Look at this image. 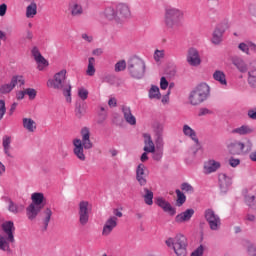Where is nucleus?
Segmentation results:
<instances>
[{
	"label": "nucleus",
	"instance_id": "f3484780",
	"mask_svg": "<svg viewBox=\"0 0 256 256\" xmlns=\"http://www.w3.org/2000/svg\"><path fill=\"white\" fill-rule=\"evenodd\" d=\"M187 62L192 67H198V65H201V56L199 55L197 48H189Z\"/></svg>",
	"mask_w": 256,
	"mask_h": 256
},
{
	"label": "nucleus",
	"instance_id": "9b49d317",
	"mask_svg": "<svg viewBox=\"0 0 256 256\" xmlns=\"http://www.w3.org/2000/svg\"><path fill=\"white\" fill-rule=\"evenodd\" d=\"M17 85H25V80L22 75L13 76L10 83L0 85V93L2 95H7V93H11Z\"/></svg>",
	"mask_w": 256,
	"mask_h": 256
},
{
	"label": "nucleus",
	"instance_id": "3c124183",
	"mask_svg": "<svg viewBox=\"0 0 256 256\" xmlns=\"http://www.w3.org/2000/svg\"><path fill=\"white\" fill-rule=\"evenodd\" d=\"M154 145L156 149H163L165 142L163 141V136H155Z\"/></svg>",
	"mask_w": 256,
	"mask_h": 256
},
{
	"label": "nucleus",
	"instance_id": "ddd939ff",
	"mask_svg": "<svg viewBox=\"0 0 256 256\" xmlns=\"http://www.w3.org/2000/svg\"><path fill=\"white\" fill-rule=\"evenodd\" d=\"M92 206L87 201H82L79 204V222L81 225H87L89 223V215H91Z\"/></svg>",
	"mask_w": 256,
	"mask_h": 256
},
{
	"label": "nucleus",
	"instance_id": "c85d7f7f",
	"mask_svg": "<svg viewBox=\"0 0 256 256\" xmlns=\"http://www.w3.org/2000/svg\"><path fill=\"white\" fill-rule=\"evenodd\" d=\"M104 19H107V21H117V8L113 6H108L104 9L102 13Z\"/></svg>",
	"mask_w": 256,
	"mask_h": 256
},
{
	"label": "nucleus",
	"instance_id": "338daca9",
	"mask_svg": "<svg viewBox=\"0 0 256 256\" xmlns=\"http://www.w3.org/2000/svg\"><path fill=\"white\" fill-rule=\"evenodd\" d=\"M109 107H117V99L115 98H110L108 101Z\"/></svg>",
	"mask_w": 256,
	"mask_h": 256
},
{
	"label": "nucleus",
	"instance_id": "5fc2aeb1",
	"mask_svg": "<svg viewBox=\"0 0 256 256\" xmlns=\"http://www.w3.org/2000/svg\"><path fill=\"white\" fill-rule=\"evenodd\" d=\"M5 113H7V107H5V100H0V121L5 117Z\"/></svg>",
	"mask_w": 256,
	"mask_h": 256
},
{
	"label": "nucleus",
	"instance_id": "7c9ffc66",
	"mask_svg": "<svg viewBox=\"0 0 256 256\" xmlns=\"http://www.w3.org/2000/svg\"><path fill=\"white\" fill-rule=\"evenodd\" d=\"M22 125L28 133H35L37 130V123L31 118H23Z\"/></svg>",
	"mask_w": 256,
	"mask_h": 256
},
{
	"label": "nucleus",
	"instance_id": "2f4dec72",
	"mask_svg": "<svg viewBox=\"0 0 256 256\" xmlns=\"http://www.w3.org/2000/svg\"><path fill=\"white\" fill-rule=\"evenodd\" d=\"M4 201L8 204V211L10 213H13V215H17L18 213H21V206L19 204L13 202L11 198L5 197Z\"/></svg>",
	"mask_w": 256,
	"mask_h": 256
},
{
	"label": "nucleus",
	"instance_id": "ea45409f",
	"mask_svg": "<svg viewBox=\"0 0 256 256\" xmlns=\"http://www.w3.org/2000/svg\"><path fill=\"white\" fill-rule=\"evenodd\" d=\"M143 199L146 205H153V191L149 190V188H144Z\"/></svg>",
	"mask_w": 256,
	"mask_h": 256
},
{
	"label": "nucleus",
	"instance_id": "423d86ee",
	"mask_svg": "<svg viewBox=\"0 0 256 256\" xmlns=\"http://www.w3.org/2000/svg\"><path fill=\"white\" fill-rule=\"evenodd\" d=\"M184 13L181 9L175 7H168L165 9L164 25L167 29H175L181 25Z\"/></svg>",
	"mask_w": 256,
	"mask_h": 256
},
{
	"label": "nucleus",
	"instance_id": "72a5a7b5",
	"mask_svg": "<svg viewBox=\"0 0 256 256\" xmlns=\"http://www.w3.org/2000/svg\"><path fill=\"white\" fill-rule=\"evenodd\" d=\"M213 79L214 81H217L218 83H220V85L227 86V76H225V72L221 70H216L213 73Z\"/></svg>",
	"mask_w": 256,
	"mask_h": 256
},
{
	"label": "nucleus",
	"instance_id": "f257e3e1",
	"mask_svg": "<svg viewBox=\"0 0 256 256\" xmlns=\"http://www.w3.org/2000/svg\"><path fill=\"white\" fill-rule=\"evenodd\" d=\"M46 85L49 89L62 91V95L65 97L66 103H71L73 101V98L71 97L73 86H71L70 81H67V70L62 69L55 73L52 78L47 80Z\"/></svg>",
	"mask_w": 256,
	"mask_h": 256
},
{
	"label": "nucleus",
	"instance_id": "7ed1b4c3",
	"mask_svg": "<svg viewBox=\"0 0 256 256\" xmlns=\"http://www.w3.org/2000/svg\"><path fill=\"white\" fill-rule=\"evenodd\" d=\"M209 95H211V87L209 84L202 82L189 93L188 101L193 106L201 105L209 99Z\"/></svg>",
	"mask_w": 256,
	"mask_h": 256
},
{
	"label": "nucleus",
	"instance_id": "0eeeda50",
	"mask_svg": "<svg viewBox=\"0 0 256 256\" xmlns=\"http://www.w3.org/2000/svg\"><path fill=\"white\" fill-rule=\"evenodd\" d=\"M128 71L134 79H142L145 75V61L139 57H132L128 60Z\"/></svg>",
	"mask_w": 256,
	"mask_h": 256
},
{
	"label": "nucleus",
	"instance_id": "5701e85b",
	"mask_svg": "<svg viewBox=\"0 0 256 256\" xmlns=\"http://www.w3.org/2000/svg\"><path fill=\"white\" fill-rule=\"evenodd\" d=\"M155 201L156 205H158V207H161L163 211H165L166 213H170V215H175V208H173V206H171V204L167 200H165V198L157 197Z\"/></svg>",
	"mask_w": 256,
	"mask_h": 256
},
{
	"label": "nucleus",
	"instance_id": "f704fd0d",
	"mask_svg": "<svg viewBox=\"0 0 256 256\" xmlns=\"http://www.w3.org/2000/svg\"><path fill=\"white\" fill-rule=\"evenodd\" d=\"M255 130L253 129V127L249 126V125H242L238 128H235L233 130V133H236L237 135H251V133H253Z\"/></svg>",
	"mask_w": 256,
	"mask_h": 256
},
{
	"label": "nucleus",
	"instance_id": "f03ea898",
	"mask_svg": "<svg viewBox=\"0 0 256 256\" xmlns=\"http://www.w3.org/2000/svg\"><path fill=\"white\" fill-rule=\"evenodd\" d=\"M82 140L76 138L73 140V153L80 161H85V150L91 149L93 147V143H91V133L89 132V128L85 127L81 130Z\"/></svg>",
	"mask_w": 256,
	"mask_h": 256
},
{
	"label": "nucleus",
	"instance_id": "393cba45",
	"mask_svg": "<svg viewBox=\"0 0 256 256\" xmlns=\"http://www.w3.org/2000/svg\"><path fill=\"white\" fill-rule=\"evenodd\" d=\"M238 49L242 53H245V55H251V51L256 53V44L252 41H245L238 45Z\"/></svg>",
	"mask_w": 256,
	"mask_h": 256
},
{
	"label": "nucleus",
	"instance_id": "b1692460",
	"mask_svg": "<svg viewBox=\"0 0 256 256\" xmlns=\"http://www.w3.org/2000/svg\"><path fill=\"white\" fill-rule=\"evenodd\" d=\"M218 183L221 191L225 193L227 189L231 187V177L227 176L225 173H220L218 175Z\"/></svg>",
	"mask_w": 256,
	"mask_h": 256
},
{
	"label": "nucleus",
	"instance_id": "473e14b6",
	"mask_svg": "<svg viewBox=\"0 0 256 256\" xmlns=\"http://www.w3.org/2000/svg\"><path fill=\"white\" fill-rule=\"evenodd\" d=\"M148 97L151 101H159L161 99V91L159 86L152 85L148 90Z\"/></svg>",
	"mask_w": 256,
	"mask_h": 256
},
{
	"label": "nucleus",
	"instance_id": "c03bdc74",
	"mask_svg": "<svg viewBox=\"0 0 256 256\" xmlns=\"http://www.w3.org/2000/svg\"><path fill=\"white\" fill-rule=\"evenodd\" d=\"M248 83L251 87H256V69L248 71Z\"/></svg>",
	"mask_w": 256,
	"mask_h": 256
},
{
	"label": "nucleus",
	"instance_id": "a18cd8bd",
	"mask_svg": "<svg viewBox=\"0 0 256 256\" xmlns=\"http://www.w3.org/2000/svg\"><path fill=\"white\" fill-rule=\"evenodd\" d=\"M149 153H152V159L154 161H161L163 159V148H155L154 151Z\"/></svg>",
	"mask_w": 256,
	"mask_h": 256
},
{
	"label": "nucleus",
	"instance_id": "20e7f679",
	"mask_svg": "<svg viewBox=\"0 0 256 256\" xmlns=\"http://www.w3.org/2000/svg\"><path fill=\"white\" fill-rule=\"evenodd\" d=\"M4 235H0V251H10L9 243H15V224L6 221L2 224Z\"/></svg>",
	"mask_w": 256,
	"mask_h": 256
},
{
	"label": "nucleus",
	"instance_id": "1a4fd4ad",
	"mask_svg": "<svg viewBox=\"0 0 256 256\" xmlns=\"http://www.w3.org/2000/svg\"><path fill=\"white\" fill-rule=\"evenodd\" d=\"M182 133L184 137H187V139H191V141L195 143L196 147H192L190 149V153L194 156L197 155L199 151V146L201 145V143L199 142V137L197 136V131L191 128V126H189L188 124H184L182 127Z\"/></svg>",
	"mask_w": 256,
	"mask_h": 256
},
{
	"label": "nucleus",
	"instance_id": "13d9d810",
	"mask_svg": "<svg viewBox=\"0 0 256 256\" xmlns=\"http://www.w3.org/2000/svg\"><path fill=\"white\" fill-rule=\"evenodd\" d=\"M204 248L200 245L194 252H192L191 256H203Z\"/></svg>",
	"mask_w": 256,
	"mask_h": 256
},
{
	"label": "nucleus",
	"instance_id": "dca6fc26",
	"mask_svg": "<svg viewBox=\"0 0 256 256\" xmlns=\"http://www.w3.org/2000/svg\"><path fill=\"white\" fill-rule=\"evenodd\" d=\"M119 219L115 216H110L102 229V235L103 237H109V235H111V233H113V229H115V227H117V223H118Z\"/></svg>",
	"mask_w": 256,
	"mask_h": 256
},
{
	"label": "nucleus",
	"instance_id": "412c9836",
	"mask_svg": "<svg viewBox=\"0 0 256 256\" xmlns=\"http://www.w3.org/2000/svg\"><path fill=\"white\" fill-rule=\"evenodd\" d=\"M68 11L72 17H81L83 15V6L78 4L77 1L72 0L68 4Z\"/></svg>",
	"mask_w": 256,
	"mask_h": 256
},
{
	"label": "nucleus",
	"instance_id": "4468645a",
	"mask_svg": "<svg viewBox=\"0 0 256 256\" xmlns=\"http://www.w3.org/2000/svg\"><path fill=\"white\" fill-rule=\"evenodd\" d=\"M116 17L118 22L127 21V19H131V8H129V5L125 3L117 4Z\"/></svg>",
	"mask_w": 256,
	"mask_h": 256
},
{
	"label": "nucleus",
	"instance_id": "aec40b11",
	"mask_svg": "<svg viewBox=\"0 0 256 256\" xmlns=\"http://www.w3.org/2000/svg\"><path fill=\"white\" fill-rule=\"evenodd\" d=\"M31 201L30 205H34L36 207H40V209H43L45 207V203L47 199L45 198V195L41 192H34L31 195Z\"/></svg>",
	"mask_w": 256,
	"mask_h": 256
},
{
	"label": "nucleus",
	"instance_id": "cd10ccee",
	"mask_svg": "<svg viewBox=\"0 0 256 256\" xmlns=\"http://www.w3.org/2000/svg\"><path fill=\"white\" fill-rule=\"evenodd\" d=\"M193 215H195V210L187 209L184 212L178 214L175 217V221L176 223H185L187 221H191V217H193Z\"/></svg>",
	"mask_w": 256,
	"mask_h": 256
},
{
	"label": "nucleus",
	"instance_id": "774afa93",
	"mask_svg": "<svg viewBox=\"0 0 256 256\" xmlns=\"http://www.w3.org/2000/svg\"><path fill=\"white\" fill-rule=\"evenodd\" d=\"M199 115L200 116H203V115H209V109L207 108H202L199 112Z\"/></svg>",
	"mask_w": 256,
	"mask_h": 256
},
{
	"label": "nucleus",
	"instance_id": "bf43d9fd",
	"mask_svg": "<svg viewBox=\"0 0 256 256\" xmlns=\"http://www.w3.org/2000/svg\"><path fill=\"white\" fill-rule=\"evenodd\" d=\"M169 95H171V90H168V92L160 98L163 105H167V103H169Z\"/></svg>",
	"mask_w": 256,
	"mask_h": 256
},
{
	"label": "nucleus",
	"instance_id": "39448f33",
	"mask_svg": "<svg viewBox=\"0 0 256 256\" xmlns=\"http://www.w3.org/2000/svg\"><path fill=\"white\" fill-rule=\"evenodd\" d=\"M165 245L173 249L177 256H187V237L183 234H177L175 237H169L165 240Z\"/></svg>",
	"mask_w": 256,
	"mask_h": 256
},
{
	"label": "nucleus",
	"instance_id": "58836bf2",
	"mask_svg": "<svg viewBox=\"0 0 256 256\" xmlns=\"http://www.w3.org/2000/svg\"><path fill=\"white\" fill-rule=\"evenodd\" d=\"M52 216H53V211H51V208H46L43 212V225L45 229L49 227V223L51 221Z\"/></svg>",
	"mask_w": 256,
	"mask_h": 256
},
{
	"label": "nucleus",
	"instance_id": "a211bd4d",
	"mask_svg": "<svg viewBox=\"0 0 256 256\" xmlns=\"http://www.w3.org/2000/svg\"><path fill=\"white\" fill-rule=\"evenodd\" d=\"M121 111L126 123H128V125H131L132 127H135V125H137V118L135 117V115H133V112L131 111V107L127 105H122Z\"/></svg>",
	"mask_w": 256,
	"mask_h": 256
},
{
	"label": "nucleus",
	"instance_id": "680f3d73",
	"mask_svg": "<svg viewBox=\"0 0 256 256\" xmlns=\"http://www.w3.org/2000/svg\"><path fill=\"white\" fill-rule=\"evenodd\" d=\"M82 39H84V41L87 43H93V36L87 33L82 34Z\"/></svg>",
	"mask_w": 256,
	"mask_h": 256
},
{
	"label": "nucleus",
	"instance_id": "e433bc0d",
	"mask_svg": "<svg viewBox=\"0 0 256 256\" xmlns=\"http://www.w3.org/2000/svg\"><path fill=\"white\" fill-rule=\"evenodd\" d=\"M223 41V31L221 29L216 28L212 34V43L214 45H219Z\"/></svg>",
	"mask_w": 256,
	"mask_h": 256
},
{
	"label": "nucleus",
	"instance_id": "49530a36",
	"mask_svg": "<svg viewBox=\"0 0 256 256\" xmlns=\"http://www.w3.org/2000/svg\"><path fill=\"white\" fill-rule=\"evenodd\" d=\"M78 97L81 99V101H87L89 98V90H87L85 87L78 88Z\"/></svg>",
	"mask_w": 256,
	"mask_h": 256
},
{
	"label": "nucleus",
	"instance_id": "09e8293b",
	"mask_svg": "<svg viewBox=\"0 0 256 256\" xmlns=\"http://www.w3.org/2000/svg\"><path fill=\"white\" fill-rule=\"evenodd\" d=\"M163 131H165V125L163 123H156L154 125L155 136H163Z\"/></svg>",
	"mask_w": 256,
	"mask_h": 256
},
{
	"label": "nucleus",
	"instance_id": "79ce46f5",
	"mask_svg": "<svg viewBox=\"0 0 256 256\" xmlns=\"http://www.w3.org/2000/svg\"><path fill=\"white\" fill-rule=\"evenodd\" d=\"M175 193L177 195L176 203L178 207H181V205H183L185 201H187V196H185V193H183V191H181L180 189H176Z\"/></svg>",
	"mask_w": 256,
	"mask_h": 256
},
{
	"label": "nucleus",
	"instance_id": "9d476101",
	"mask_svg": "<svg viewBox=\"0 0 256 256\" xmlns=\"http://www.w3.org/2000/svg\"><path fill=\"white\" fill-rule=\"evenodd\" d=\"M205 219L211 231H219V229H221V218L215 211H213V209H207L205 211Z\"/></svg>",
	"mask_w": 256,
	"mask_h": 256
},
{
	"label": "nucleus",
	"instance_id": "2eb2a0df",
	"mask_svg": "<svg viewBox=\"0 0 256 256\" xmlns=\"http://www.w3.org/2000/svg\"><path fill=\"white\" fill-rule=\"evenodd\" d=\"M13 143V136L6 134L2 137V147H3V153L8 157L9 159H13L15 156H13V147L11 144Z\"/></svg>",
	"mask_w": 256,
	"mask_h": 256
},
{
	"label": "nucleus",
	"instance_id": "a878e982",
	"mask_svg": "<svg viewBox=\"0 0 256 256\" xmlns=\"http://www.w3.org/2000/svg\"><path fill=\"white\" fill-rule=\"evenodd\" d=\"M42 209L43 208L35 206L33 204L28 205L26 208V216L29 219V221H35V219H37V215L41 213Z\"/></svg>",
	"mask_w": 256,
	"mask_h": 256
},
{
	"label": "nucleus",
	"instance_id": "69168bd1",
	"mask_svg": "<svg viewBox=\"0 0 256 256\" xmlns=\"http://www.w3.org/2000/svg\"><path fill=\"white\" fill-rule=\"evenodd\" d=\"M102 53L103 50L101 48H96L92 51V55H94V57H101Z\"/></svg>",
	"mask_w": 256,
	"mask_h": 256
},
{
	"label": "nucleus",
	"instance_id": "6e6d98bb",
	"mask_svg": "<svg viewBox=\"0 0 256 256\" xmlns=\"http://www.w3.org/2000/svg\"><path fill=\"white\" fill-rule=\"evenodd\" d=\"M167 87H169V82L167 81V78L161 77V79H160V89H162V91H165L167 89Z\"/></svg>",
	"mask_w": 256,
	"mask_h": 256
},
{
	"label": "nucleus",
	"instance_id": "6ab92c4d",
	"mask_svg": "<svg viewBox=\"0 0 256 256\" xmlns=\"http://www.w3.org/2000/svg\"><path fill=\"white\" fill-rule=\"evenodd\" d=\"M221 169V162L215 159H208L204 162V173L205 175H211V173H215Z\"/></svg>",
	"mask_w": 256,
	"mask_h": 256
},
{
	"label": "nucleus",
	"instance_id": "0e129e2a",
	"mask_svg": "<svg viewBox=\"0 0 256 256\" xmlns=\"http://www.w3.org/2000/svg\"><path fill=\"white\" fill-rule=\"evenodd\" d=\"M248 253L251 256H255L256 255V248L253 246V244H250L248 246Z\"/></svg>",
	"mask_w": 256,
	"mask_h": 256
},
{
	"label": "nucleus",
	"instance_id": "a19ab883",
	"mask_svg": "<svg viewBox=\"0 0 256 256\" xmlns=\"http://www.w3.org/2000/svg\"><path fill=\"white\" fill-rule=\"evenodd\" d=\"M181 191L186 193L187 195H193L195 193V188L189 182H183L180 185Z\"/></svg>",
	"mask_w": 256,
	"mask_h": 256
},
{
	"label": "nucleus",
	"instance_id": "4d7b16f0",
	"mask_svg": "<svg viewBox=\"0 0 256 256\" xmlns=\"http://www.w3.org/2000/svg\"><path fill=\"white\" fill-rule=\"evenodd\" d=\"M249 119H252L253 121H256V107L250 108L247 113Z\"/></svg>",
	"mask_w": 256,
	"mask_h": 256
},
{
	"label": "nucleus",
	"instance_id": "f8f14e48",
	"mask_svg": "<svg viewBox=\"0 0 256 256\" xmlns=\"http://www.w3.org/2000/svg\"><path fill=\"white\" fill-rule=\"evenodd\" d=\"M31 55L36 61L38 71H46L47 67H49V61L41 55V51L37 46L32 47Z\"/></svg>",
	"mask_w": 256,
	"mask_h": 256
},
{
	"label": "nucleus",
	"instance_id": "de8ad7c7",
	"mask_svg": "<svg viewBox=\"0 0 256 256\" xmlns=\"http://www.w3.org/2000/svg\"><path fill=\"white\" fill-rule=\"evenodd\" d=\"M245 203L250 207V209L255 210L256 209V201H255V196L251 195H246L245 196Z\"/></svg>",
	"mask_w": 256,
	"mask_h": 256
},
{
	"label": "nucleus",
	"instance_id": "603ef678",
	"mask_svg": "<svg viewBox=\"0 0 256 256\" xmlns=\"http://www.w3.org/2000/svg\"><path fill=\"white\" fill-rule=\"evenodd\" d=\"M25 93L26 95H28L30 101H33V99L37 97V90H35L34 88H26Z\"/></svg>",
	"mask_w": 256,
	"mask_h": 256
},
{
	"label": "nucleus",
	"instance_id": "4c0bfd02",
	"mask_svg": "<svg viewBox=\"0 0 256 256\" xmlns=\"http://www.w3.org/2000/svg\"><path fill=\"white\" fill-rule=\"evenodd\" d=\"M96 69H95V58L90 57L88 58V66L86 69V75H88V77H93V75H95Z\"/></svg>",
	"mask_w": 256,
	"mask_h": 256
},
{
	"label": "nucleus",
	"instance_id": "e2e57ef3",
	"mask_svg": "<svg viewBox=\"0 0 256 256\" xmlns=\"http://www.w3.org/2000/svg\"><path fill=\"white\" fill-rule=\"evenodd\" d=\"M25 95H26L25 90H23V91H18V92L16 93V99H17L18 101H21V100L25 99Z\"/></svg>",
	"mask_w": 256,
	"mask_h": 256
},
{
	"label": "nucleus",
	"instance_id": "4be33fe9",
	"mask_svg": "<svg viewBox=\"0 0 256 256\" xmlns=\"http://www.w3.org/2000/svg\"><path fill=\"white\" fill-rule=\"evenodd\" d=\"M145 169L144 164H139L136 168V179L141 187L147 185V174L145 173Z\"/></svg>",
	"mask_w": 256,
	"mask_h": 256
},
{
	"label": "nucleus",
	"instance_id": "37998d69",
	"mask_svg": "<svg viewBox=\"0 0 256 256\" xmlns=\"http://www.w3.org/2000/svg\"><path fill=\"white\" fill-rule=\"evenodd\" d=\"M153 59L156 63H161L165 59V50L156 49L153 54Z\"/></svg>",
	"mask_w": 256,
	"mask_h": 256
},
{
	"label": "nucleus",
	"instance_id": "c9c22d12",
	"mask_svg": "<svg viewBox=\"0 0 256 256\" xmlns=\"http://www.w3.org/2000/svg\"><path fill=\"white\" fill-rule=\"evenodd\" d=\"M37 15V1L30 2L26 7V17L27 19H33Z\"/></svg>",
	"mask_w": 256,
	"mask_h": 256
},
{
	"label": "nucleus",
	"instance_id": "052dcab7",
	"mask_svg": "<svg viewBox=\"0 0 256 256\" xmlns=\"http://www.w3.org/2000/svg\"><path fill=\"white\" fill-rule=\"evenodd\" d=\"M7 14V4L3 3L0 5V17H5Z\"/></svg>",
	"mask_w": 256,
	"mask_h": 256
},
{
	"label": "nucleus",
	"instance_id": "6e6552de",
	"mask_svg": "<svg viewBox=\"0 0 256 256\" xmlns=\"http://www.w3.org/2000/svg\"><path fill=\"white\" fill-rule=\"evenodd\" d=\"M253 149V142L248 139L246 142L235 140L228 145V150L231 155H247Z\"/></svg>",
	"mask_w": 256,
	"mask_h": 256
},
{
	"label": "nucleus",
	"instance_id": "c756f323",
	"mask_svg": "<svg viewBox=\"0 0 256 256\" xmlns=\"http://www.w3.org/2000/svg\"><path fill=\"white\" fill-rule=\"evenodd\" d=\"M144 151L146 153H150L155 151V142H153V138H151L150 134H144Z\"/></svg>",
	"mask_w": 256,
	"mask_h": 256
},
{
	"label": "nucleus",
	"instance_id": "864d4df0",
	"mask_svg": "<svg viewBox=\"0 0 256 256\" xmlns=\"http://www.w3.org/2000/svg\"><path fill=\"white\" fill-rule=\"evenodd\" d=\"M228 163L230 165V167H239V165H241V160L239 158H234V157H231L229 160H228Z\"/></svg>",
	"mask_w": 256,
	"mask_h": 256
},
{
	"label": "nucleus",
	"instance_id": "8fccbe9b",
	"mask_svg": "<svg viewBox=\"0 0 256 256\" xmlns=\"http://www.w3.org/2000/svg\"><path fill=\"white\" fill-rule=\"evenodd\" d=\"M125 69H127V62H125V60H120L115 64L114 70L116 73L125 71Z\"/></svg>",
	"mask_w": 256,
	"mask_h": 256
},
{
	"label": "nucleus",
	"instance_id": "bb28decb",
	"mask_svg": "<svg viewBox=\"0 0 256 256\" xmlns=\"http://www.w3.org/2000/svg\"><path fill=\"white\" fill-rule=\"evenodd\" d=\"M232 64L235 65L236 69L240 71V73H247V63L245 60L239 56H233L231 58Z\"/></svg>",
	"mask_w": 256,
	"mask_h": 256
}]
</instances>
